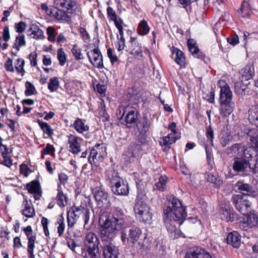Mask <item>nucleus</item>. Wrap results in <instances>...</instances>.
Instances as JSON below:
<instances>
[{
	"instance_id": "obj_1",
	"label": "nucleus",
	"mask_w": 258,
	"mask_h": 258,
	"mask_svg": "<svg viewBox=\"0 0 258 258\" xmlns=\"http://www.w3.org/2000/svg\"><path fill=\"white\" fill-rule=\"evenodd\" d=\"M166 208L164 210V221L167 230L173 233L175 231L176 225H181L186 214L180 201L171 195L167 198Z\"/></svg>"
},
{
	"instance_id": "obj_2",
	"label": "nucleus",
	"mask_w": 258,
	"mask_h": 258,
	"mask_svg": "<svg viewBox=\"0 0 258 258\" xmlns=\"http://www.w3.org/2000/svg\"><path fill=\"white\" fill-rule=\"evenodd\" d=\"M124 217L121 210L118 209L112 215H108L100 228L101 241L112 240L116 232L125 226Z\"/></svg>"
},
{
	"instance_id": "obj_3",
	"label": "nucleus",
	"mask_w": 258,
	"mask_h": 258,
	"mask_svg": "<svg viewBox=\"0 0 258 258\" xmlns=\"http://www.w3.org/2000/svg\"><path fill=\"white\" fill-rule=\"evenodd\" d=\"M99 241L97 235L93 233H88L85 238L84 246L83 249L84 251L83 254H85L84 257L86 258H100V253L99 249Z\"/></svg>"
},
{
	"instance_id": "obj_4",
	"label": "nucleus",
	"mask_w": 258,
	"mask_h": 258,
	"mask_svg": "<svg viewBox=\"0 0 258 258\" xmlns=\"http://www.w3.org/2000/svg\"><path fill=\"white\" fill-rule=\"evenodd\" d=\"M251 157V154H249V157L247 155L242 156L239 155L234 157L233 159L232 168L233 170L237 173H244L247 171L248 168L251 169L255 173L258 174V160H256L253 167H251L248 158Z\"/></svg>"
},
{
	"instance_id": "obj_5",
	"label": "nucleus",
	"mask_w": 258,
	"mask_h": 258,
	"mask_svg": "<svg viewBox=\"0 0 258 258\" xmlns=\"http://www.w3.org/2000/svg\"><path fill=\"white\" fill-rule=\"evenodd\" d=\"M231 201L236 209L243 215L248 214L251 211V203L240 194L232 196Z\"/></svg>"
},
{
	"instance_id": "obj_6",
	"label": "nucleus",
	"mask_w": 258,
	"mask_h": 258,
	"mask_svg": "<svg viewBox=\"0 0 258 258\" xmlns=\"http://www.w3.org/2000/svg\"><path fill=\"white\" fill-rule=\"evenodd\" d=\"M101 246L103 258H118L119 254L118 247H117L112 240L102 241Z\"/></svg>"
},
{
	"instance_id": "obj_7",
	"label": "nucleus",
	"mask_w": 258,
	"mask_h": 258,
	"mask_svg": "<svg viewBox=\"0 0 258 258\" xmlns=\"http://www.w3.org/2000/svg\"><path fill=\"white\" fill-rule=\"evenodd\" d=\"M142 234V232L139 228L135 226L132 227L129 229L127 238L128 241H130L133 243L134 246L139 249H143L145 246L144 244L140 241Z\"/></svg>"
},
{
	"instance_id": "obj_8",
	"label": "nucleus",
	"mask_w": 258,
	"mask_h": 258,
	"mask_svg": "<svg viewBox=\"0 0 258 258\" xmlns=\"http://www.w3.org/2000/svg\"><path fill=\"white\" fill-rule=\"evenodd\" d=\"M234 189L236 191H239L241 194L240 195H242L254 198L258 195L257 191L252 186L242 181H238L234 185Z\"/></svg>"
},
{
	"instance_id": "obj_9",
	"label": "nucleus",
	"mask_w": 258,
	"mask_h": 258,
	"mask_svg": "<svg viewBox=\"0 0 258 258\" xmlns=\"http://www.w3.org/2000/svg\"><path fill=\"white\" fill-rule=\"evenodd\" d=\"M85 209L82 207H73L68 212V224L70 227L74 226L76 221L82 216Z\"/></svg>"
},
{
	"instance_id": "obj_10",
	"label": "nucleus",
	"mask_w": 258,
	"mask_h": 258,
	"mask_svg": "<svg viewBox=\"0 0 258 258\" xmlns=\"http://www.w3.org/2000/svg\"><path fill=\"white\" fill-rule=\"evenodd\" d=\"M218 85L220 87V102H227L231 101L232 93L228 85L223 80H219Z\"/></svg>"
},
{
	"instance_id": "obj_11",
	"label": "nucleus",
	"mask_w": 258,
	"mask_h": 258,
	"mask_svg": "<svg viewBox=\"0 0 258 258\" xmlns=\"http://www.w3.org/2000/svg\"><path fill=\"white\" fill-rule=\"evenodd\" d=\"M87 55L91 63L98 68L103 67L102 56L99 49L95 48L87 53Z\"/></svg>"
},
{
	"instance_id": "obj_12",
	"label": "nucleus",
	"mask_w": 258,
	"mask_h": 258,
	"mask_svg": "<svg viewBox=\"0 0 258 258\" xmlns=\"http://www.w3.org/2000/svg\"><path fill=\"white\" fill-rule=\"evenodd\" d=\"M23 231L25 232L27 238L28 239V252L30 254V258H34V255L33 253V249L35 247V241L36 237L33 235V231L30 226H28L26 227L23 228Z\"/></svg>"
},
{
	"instance_id": "obj_13",
	"label": "nucleus",
	"mask_w": 258,
	"mask_h": 258,
	"mask_svg": "<svg viewBox=\"0 0 258 258\" xmlns=\"http://www.w3.org/2000/svg\"><path fill=\"white\" fill-rule=\"evenodd\" d=\"M184 258H212V256L204 249L197 247L188 251Z\"/></svg>"
},
{
	"instance_id": "obj_14",
	"label": "nucleus",
	"mask_w": 258,
	"mask_h": 258,
	"mask_svg": "<svg viewBox=\"0 0 258 258\" xmlns=\"http://www.w3.org/2000/svg\"><path fill=\"white\" fill-rule=\"evenodd\" d=\"M112 192L117 195H127L129 192L128 184L122 179L116 182L114 185H111Z\"/></svg>"
},
{
	"instance_id": "obj_15",
	"label": "nucleus",
	"mask_w": 258,
	"mask_h": 258,
	"mask_svg": "<svg viewBox=\"0 0 258 258\" xmlns=\"http://www.w3.org/2000/svg\"><path fill=\"white\" fill-rule=\"evenodd\" d=\"M82 139L79 137L71 135L69 138L70 151L73 154H78L81 151L80 145L82 143Z\"/></svg>"
},
{
	"instance_id": "obj_16",
	"label": "nucleus",
	"mask_w": 258,
	"mask_h": 258,
	"mask_svg": "<svg viewBox=\"0 0 258 258\" xmlns=\"http://www.w3.org/2000/svg\"><path fill=\"white\" fill-rule=\"evenodd\" d=\"M247 149L242 144H235L232 146L226 148L225 153L227 155L237 154L244 156L247 154Z\"/></svg>"
},
{
	"instance_id": "obj_17",
	"label": "nucleus",
	"mask_w": 258,
	"mask_h": 258,
	"mask_svg": "<svg viewBox=\"0 0 258 258\" xmlns=\"http://www.w3.org/2000/svg\"><path fill=\"white\" fill-rule=\"evenodd\" d=\"M227 242L233 247L238 248L241 244V236L237 231H233L229 233L226 238Z\"/></svg>"
},
{
	"instance_id": "obj_18",
	"label": "nucleus",
	"mask_w": 258,
	"mask_h": 258,
	"mask_svg": "<svg viewBox=\"0 0 258 258\" xmlns=\"http://www.w3.org/2000/svg\"><path fill=\"white\" fill-rule=\"evenodd\" d=\"M94 198L98 205L103 206L109 203V195L107 192L102 189L97 190L94 193Z\"/></svg>"
},
{
	"instance_id": "obj_19",
	"label": "nucleus",
	"mask_w": 258,
	"mask_h": 258,
	"mask_svg": "<svg viewBox=\"0 0 258 258\" xmlns=\"http://www.w3.org/2000/svg\"><path fill=\"white\" fill-rule=\"evenodd\" d=\"M100 145H96L91 150L88 161L91 164H96L98 161H101L102 159V155L100 153Z\"/></svg>"
},
{
	"instance_id": "obj_20",
	"label": "nucleus",
	"mask_w": 258,
	"mask_h": 258,
	"mask_svg": "<svg viewBox=\"0 0 258 258\" xmlns=\"http://www.w3.org/2000/svg\"><path fill=\"white\" fill-rule=\"evenodd\" d=\"M130 43L131 44V47L130 48V53L137 57H142L141 45L136 41V38L131 37Z\"/></svg>"
},
{
	"instance_id": "obj_21",
	"label": "nucleus",
	"mask_w": 258,
	"mask_h": 258,
	"mask_svg": "<svg viewBox=\"0 0 258 258\" xmlns=\"http://www.w3.org/2000/svg\"><path fill=\"white\" fill-rule=\"evenodd\" d=\"M27 188L28 191L31 194L36 195L35 200H38L41 196V190L40 183L38 181H32L27 184Z\"/></svg>"
},
{
	"instance_id": "obj_22",
	"label": "nucleus",
	"mask_w": 258,
	"mask_h": 258,
	"mask_svg": "<svg viewBox=\"0 0 258 258\" xmlns=\"http://www.w3.org/2000/svg\"><path fill=\"white\" fill-rule=\"evenodd\" d=\"M220 114L223 116L229 115L233 111L234 107V104L231 101L225 102H220Z\"/></svg>"
},
{
	"instance_id": "obj_23",
	"label": "nucleus",
	"mask_w": 258,
	"mask_h": 258,
	"mask_svg": "<svg viewBox=\"0 0 258 258\" xmlns=\"http://www.w3.org/2000/svg\"><path fill=\"white\" fill-rule=\"evenodd\" d=\"M22 207L23 208L22 210V214L26 217H32L35 215L34 210L31 202H28L25 199L23 202Z\"/></svg>"
},
{
	"instance_id": "obj_24",
	"label": "nucleus",
	"mask_w": 258,
	"mask_h": 258,
	"mask_svg": "<svg viewBox=\"0 0 258 258\" xmlns=\"http://www.w3.org/2000/svg\"><path fill=\"white\" fill-rule=\"evenodd\" d=\"M66 9L61 10V9L56 8L55 7L50 9L49 15L55 18L57 20L65 19L66 16Z\"/></svg>"
},
{
	"instance_id": "obj_25",
	"label": "nucleus",
	"mask_w": 258,
	"mask_h": 258,
	"mask_svg": "<svg viewBox=\"0 0 258 258\" xmlns=\"http://www.w3.org/2000/svg\"><path fill=\"white\" fill-rule=\"evenodd\" d=\"M172 55L178 64L182 66L185 64V58L183 53L180 50L177 48H174L172 50Z\"/></svg>"
},
{
	"instance_id": "obj_26",
	"label": "nucleus",
	"mask_w": 258,
	"mask_h": 258,
	"mask_svg": "<svg viewBox=\"0 0 258 258\" xmlns=\"http://www.w3.org/2000/svg\"><path fill=\"white\" fill-rule=\"evenodd\" d=\"M250 137L251 146L256 151H258V132L255 129H251L248 133Z\"/></svg>"
},
{
	"instance_id": "obj_27",
	"label": "nucleus",
	"mask_w": 258,
	"mask_h": 258,
	"mask_svg": "<svg viewBox=\"0 0 258 258\" xmlns=\"http://www.w3.org/2000/svg\"><path fill=\"white\" fill-rule=\"evenodd\" d=\"M231 138L230 133L228 130L222 131L219 136L220 145L223 147H226L231 140Z\"/></svg>"
},
{
	"instance_id": "obj_28",
	"label": "nucleus",
	"mask_w": 258,
	"mask_h": 258,
	"mask_svg": "<svg viewBox=\"0 0 258 258\" xmlns=\"http://www.w3.org/2000/svg\"><path fill=\"white\" fill-rule=\"evenodd\" d=\"M137 119V115L135 110L128 111L124 117V121L128 127H131L133 124H135Z\"/></svg>"
},
{
	"instance_id": "obj_29",
	"label": "nucleus",
	"mask_w": 258,
	"mask_h": 258,
	"mask_svg": "<svg viewBox=\"0 0 258 258\" xmlns=\"http://www.w3.org/2000/svg\"><path fill=\"white\" fill-rule=\"evenodd\" d=\"M146 210H150V208L148 205L142 200H139L136 201V203L134 207V211L136 215L141 214L142 212L144 213Z\"/></svg>"
},
{
	"instance_id": "obj_30",
	"label": "nucleus",
	"mask_w": 258,
	"mask_h": 258,
	"mask_svg": "<svg viewBox=\"0 0 258 258\" xmlns=\"http://www.w3.org/2000/svg\"><path fill=\"white\" fill-rule=\"evenodd\" d=\"M29 31H31L30 36L35 39H42L44 37L43 32L37 26H32Z\"/></svg>"
},
{
	"instance_id": "obj_31",
	"label": "nucleus",
	"mask_w": 258,
	"mask_h": 258,
	"mask_svg": "<svg viewBox=\"0 0 258 258\" xmlns=\"http://www.w3.org/2000/svg\"><path fill=\"white\" fill-rule=\"evenodd\" d=\"M254 75V68L251 66H246L243 69L241 78L242 81L244 80H249L252 78Z\"/></svg>"
},
{
	"instance_id": "obj_32",
	"label": "nucleus",
	"mask_w": 258,
	"mask_h": 258,
	"mask_svg": "<svg viewBox=\"0 0 258 258\" xmlns=\"http://www.w3.org/2000/svg\"><path fill=\"white\" fill-rule=\"evenodd\" d=\"M150 210H146L144 213L138 214L136 217L139 219L140 221L145 223L150 224L152 222V214L150 211Z\"/></svg>"
},
{
	"instance_id": "obj_33",
	"label": "nucleus",
	"mask_w": 258,
	"mask_h": 258,
	"mask_svg": "<svg viewBox=\"0 0 258 258\" xmlns=\"http://www.w3.org/2000/svg\"><path fill=\"white\" fill-rule=\"evenodd\" d=\"M243 18H249L251 13L249 4L246 2H243L241 5L240 9L238 11Z\"/></svg>"
},
{
	"instance_id": "obj_34",
	"label": "nucleus",
	"mask_w": 258,
	"mask_h": 258,
	"mask_svg": "<svg viewBox=\"0 0 258 258\" xmlns=\"http://www.w3.org/2000/svg\"><path fill=\"white\" fill-rule=\"evenodd\" d=\"M58 193L57 195V204L61 207H64L67 204V198L63 194L62 191L60 189V184L57 185Z\"/></svg>"
},
{
	"instance_id": "obj_35",
	"label": "nucleus",
	"mask_w": 258,
	"mask_h": 258,
	"mask_svg": "<svg viewBox=\"0 0 258 258\" xmlns=\"http://www.w3.org/2000/svg\"><path fill=\"white\" fill-rule=\"evenodd\" d=\"M207 180L208 182L213 184V186L216 188H219L223 184L222 181L213 173H209L207 175Z\"/></svg>"
},
{
	"instance_id": "obj_36",
	"label": "nucleus",
	"mask_w": 258,
	"mask_h": 258,
	"mask_svg": "<svg viewBox=\"0 0 258 258\" xmlns=\"http://www.w3.org/2000/svg\"><path fill=\"white\" fill-rule=\"evenodd\" d=\"M73 126L78 132L80 133L89 130V127L87 125H85L82 120L80 118H77L75 121Z\"/></svg>"
},
{
	"instance_id": "obj_37",
	"label": "nucleus",
	"mask_w": 258,
	"mask_h": 258,
	"mask_svg": "<svg viewBox=\"0 0 258 258\" xmlns=\"http://www.w3.org/2000/svg\"><path fill=\"white\" fill-rule=\"evenodd\" d=\"M249 119L254 122L258 126V106H252L248 111Z\"/></svg>"
},
{
	"instance_id": "obj_38",
	"label": "nucleus",
	"mask_w": 258,
	"mask_h": 258,
	"mask_svg": "<svg viewBox=\"0 0 258 258\" xmlns=\"http://www.w3.org/2000/svg\"><path fill=\"white\" fill-rule=\"evenodd\" d=\"M107 179L109 181L111 185H114L116 182L122 180L118 175V173L114 170L109 171L107 173Z\"/></svg>"
},
{
	"instance_id": "obj_39",
	"label": "nucleus",
	"mask_w": 258,
	"mask_h": 258,
	"mask_svg": "<svg viewBox=\"0 0 258 258\" xmlns=\"http://www.w3.org/2000/svg\"><path fill=\"white\" fill-rule=\"evenodd\" d=\"M168 178L166 176H161L159 181L155 184L154 189L163 191L166 188Z\"/></svg>"
},
{
	"instance_id": "obj_40",
	"label": "nucleus",
	"mask_w": 258,
	"mask_h": 258,
	"mask_svg": "<svg viewBox=\"0 0 258 258\" xmlns=\"http://www.w3.org/2000/svg\"><path fill=\"white\" fill-rule=\"evenodd\" d=\"M175 141V137L174 135L170 134L168 136L162 138L160 141L161 146H169Z\"/></svg>"
},
{
	"instance_id": "obj_41",
	"label": "nucleus",
	"mask_w": 258,
	"mask_h": 258,
	"mask_svg": "<svg viewBox=\"0 0 258 258\" xmlns=\"http://www.w3.org/2000/svg\"><path fill=\"white\" fill-rule=\"evenodd\" d=\"M149 30L150 28L147 22L145 20L141 21L138 27L139 34L141 35H146L149 32Z\"/></svg>"
},
{
	"instance_id": "obj_42",
	"label": "nucleus",
	"mask_w": 258,
	"mask_h": 258,
	"mask_svg": "<svg viewBox=\"0 0 258 258\" xmlns=\"http://www.w3.org/2000/svg\"><path fill=\"white\" fill-rule=\"evenodd\" d=\"M137 127L140 133L144 136L148 131L150 123L147 119H144L143 122L137 124Z\"/></svg>"
},
{
	"instance_id": "obj_43",
	"label": "nucleus",
	"mask_w": 258,
	"mask_h": 258,
	"mask_svg": "<svg viewBox=\"0 0 258 258\" xmlns=\"http://www.w3.org/2000/svg\"><path fill=\"white\" fill-rule=\"evenodd\" d=\"M38 124L44 134L48 137H51L53 135V130L51 128L50 126L47 123L40 120H38Z\"/></svg>"
},
{
	"instance_id": "obj_44",
	"label": "nucleus",
	"mask_w": 258,
	"mask_h": 258,
	"mask_svg": "<svg viewBox=\"0 0 258 258\" xmlns=\"http://www.w3.org/2000/svg\"><path fill=\"white\" fill-rule=\"evenodd\" d=\"M245 215L247 216L246 221L248 223L249 225L252 227L255 226L258 220L257 215L251 212Z\"/></svg>"
},
{
	"instance_id": "obj_45",
	"label": "nucleus",
	"mask_w": 258,
	"mask_h": 258,
	"mask_svg": "<svg viewBox=\"0 0 258 258\" xmlns=\"http://www.w3.org/2000/svg\"><path fill=\"white\" fill-rule=\"evenodd\" d=\"M59 84V83L57 78H51L49 79L48 88L51 92H53L56 90V89L58 88Z\"/></svg>"
},
{
	"instance_id": "obj_46",
	"label": "nucleus",
	"mask_w": 258,
	"mask_h": 258,
	"mask_svg": "<svg viewBox=\"0 0 258 258\" xmlns=\"http://www.w3.org/2000/svg\"><path fill=\"white\" fill-rule=\"evenodd\" d=\"M188 49L191 53L195 57H197V58L201 59L204 58V56L203 54H202V52H201L200 54H199L200 49H199L198 47L196 45L193 46H189Z\"/></svg>"
},
{
	"instance_id": "obj_47",
	"label": "nucleus",
	"mask_w": 258,
	"mask_h": 258,
	"mask_svg": "<svg viewBox=\"0 0 258 258\" xmlns=\"http://www.w3.org/2000/svg\"><path fill=\"white\" fill-rule=\"evenodd\" d=\"M26 90L25 94L26 96H28L34 94L35 88L33 85L30 82L27 81L25 83Z\"/></svg>"
},
{
	"instance_id": "obj_48",
	"label": "nucleus",
	"mask_w": 258,
	"mask_h": 258,
	"mask_svg": "<svg viewBox=\"0 0 258 258\" xmlns=\"http://www.w3.org/2000/svg\"><path fill=\"white\" fill-rule=\"evenodd\" d=\"M57 58L59 60V64L63 66L66 61V55L62 48H59L57 50Z\"/></svg>"
},
{
	"instance_id": "obj_49",
	"label": "nucleus",
	"mask_w": 258,
	"mask_h": 258,
	"mask_svg": "<svg viewBox=\"0 0 258 258\" xmlns=\"http://www.w3.org/2000/svg\"><path fill=\"white\" fill-rule=\"evenodd\" d=\"M72 52L75 56L76 59L80 60L83 59L82 54L81 53V49L77 45H74L72 49Z\"/></svg>"
},
{
	"instance_id": "obj_50",
	"label": "nucleus",
	"mask_w": 258,
	"mask_h": 258,
	"mask_svg": "<svg viewBox=\"0 0 258 258\" xmlns=\"http://www.w3.org/2000/svg\"><path fill=\"white\" fill-rule=\"evenodd\" d=\"M221 218L226 220L227 222L232 221L234 219V215L226 210L223 211V213L221 214Z\"/></svg>"
},
{
	"instance_id": "obj_51",
	"label": "nucleus",
	"mask_w": 258,
	"mask_h": 258,
	"mask_svg": "<svg viewBox=\"0 0 258 258\" xmlns=\"http://www.w3.org/2000/svg\"><path fill=\"white\" fill-rule=\"evenodd\" d=\"M55 29L53 27L49 26L47 28V34L48 35V40L49 41H54L55 40V36L54 33Z\"/></svg>"
},
{
	"instance_id": "obj_52",
	"label": "nucleus",
	"mask_w": 258,
	"mask_h": 258,
	"mask_svg": "<svg viewBox=\"0 0 258 258\" xmlns=\"http://www.w3.org/2000/svg\"><path fill=\"white\" fill-rule=\"evenodd\" d=\"M145 143V141H138L135 142H133L131 144L130 147L133 149L134 152L141 150V145Z\"/></svg>"
},
{
	"instance_id": "obj_53",
	"label": "nucleus",
	"mask_w": 258,
	"mask_h": 258,
	"mask_svg": "<svg viewBox=\"0 0 258 258\" xmlns=\"http://www.w3.org/2000/svg\"><path fill=\"white\" fill-rule=\"evenodd\" d=\"M243 86L242 82H237L235 83L234 86L235 91L238 94H242L245 90V87L243 88Z\"/></svg>"
},
{
	"instance_id": "obj_54",
	"label": "nucleus",
	"mask_w": 258,
	"mask_h": 258,
	"mask_svg": "<svg viewBox=\"0 0 258 258\" xmlns=\"http://www.w3.org/2000/svg\"><path fill=\"white\" fill-rule=\"evenodd\" d=\"M41 224L45 233V235L47 236L49 235V232L48 228V220L47 218L43 217L41 220Z\"/></svg>"
},
{
	"instance_id": "obj_55",
	"label": "nucleus",
	"mask_w": 258,
	"mask_h": 258,
	"mask_svg": "<svg viewBox=\"0 0 258 258\" xmlns=\"http://www.w3.org/2000/svg\"><path fill=\"white\" fill-rule=\"evenodd\" d=\"M54 5L55 7L56 8L61 9V10H63L64 9H66V12L71 13V12L69 11V8L67 7V2H60V4H59L58 2L57 1H55L54 2Z\"/></svg>"
},
{
	"instance_id": "obj_56",
	"label": "nucleus",
	"mask_w": 258,
	"mask_h": 258,
	"mask_svg": "<svg viewBox=\"0 0 258 258\" xmlns=\"http://www.w3.org/2000/svg\"><path fill=\"white\" fill-rule=\"evenodd\" d=\"M11 152L12 150L8 148L6 145H3L2 143L0 144V152L3 156L7 155Z\"/></svg>"
},
{
	"instance_id": "obj_57",
	"label": "nucleus",
	"mask_w": 258,
	"mask_h": 258,
	"mask_svg": "<svg viewBox=\"0 0 258 258\" xmlns=\"http://www.w3.org/2000/svg\"><path fill=\"white\" fill-rule=\"evenodd\" d=\"M5 68L7 71L14 72V69L13 67V60L12 58H8L5 63Z\"/></svg>"
},
{
	"instance_id": "obj_58",
	"label": "nucleus",
	"mask_w": 258,
	"mask_h": 258,
	"mask_svg": "<svg viewBox=\"0 0 258 258\" xmlns=\"http://www.w3.org/2000/svg\"><path fill=\"white\" fill-rule=\"evenodd\" d=\"M107 15L111 20H115L117 19V16L115 12L111 7H108L107 9Z\"/></svg>"
},
{
	"instance_id": "obj_59",
	"label": "nucleus",
	"mask_w": 258,
	"mask_h": 258,
	"mask_svg": "<svg viewBox=\"0 0 258 258\" xmlns=\"http://www.w3.org/2000/svg\"><path fill=\"white\" fill-rule=\"evenodd\" d=\"M59 225L57 227V231L59 234V236H61L63 233L64 229V224L63 223V218L62 216H60V219H59Z\"/></svg>"
},
{
	"instance_id": "obj_60",
	"label": "nucleus",
	"mask_w": 258,
	"mask_h": 258,
	"mask_svg": "<svg viewBox=\"0 0 258 258\" xmlns=\"http://www.w3.org/2000/svg\"><path fill=\"white\" fill-rule=\"evenodd\" d=\"M239 227L243 230L246 231L250 228H252L250 226L246 220L241 221L239 222Z\"/></svg>"
},
{
	"instance_id": "obj_61",
	"label": "nucleus",
	"mask_w": 258,
	"mask_h": 258,
	"mask_svg": "<svg viewBox=\"0 0 258 258\" xmlns=\"http://www.w3.org/2000/svg\"><path fill=\"white\" fill-rule=\"evenodd\" d=\"M54 151L53 146L49 144H47L46 147L42 150V154H48Z\"/></svg>"
},
{
	"instance_id": "obj_62",
	"label": "nucleus",
	"mask_w": 258,
	"mask_h": 258,
	"mask_svg": "<svg viewBox=\"0 0 258 258\" xmlns=\"http://www.w3.org/2000/svg\"><path fill=\"white\" fill-rule=\"evenodd\" d=\"M95 89L96 91L101 95H105L106 87L103 84L99 83L96 86Z\"/></svg>"
},
{
	"instance_id": "obj_63",
	"label": "nucleus",
	"mask_w": 258,
	"mask_h": 258,
	"mask_svg": "<svg viewBox=\"0 0 258 258\" xmlns=\"http://www.w3.org/2000/svg\"><path fill=\"white\" fill-rule=\"evenodd\" d=\"M227 42L229 44H230L233 46L236 45L237 44H238L239 43L238 37L237 35L234 36H232L230 37H228L227 38Z\"/></svg>"
},
{
	"instance_id": "obj_64",
	"label": "nucleus",
	"mask_w": 258,
	"mask_h": 258,
	"mask_svg": "<svg viewBox=\"0 0 258 258\" xmlns=\"http://www.w3.org/2000/svg\"><path fill=\"white\" fill-rule=\"evenodd\" d=\"M58 179L60 182L59 184H60L61 186V184L64 185L67 182L68 176L67 174L63 173H61L58 175Z\"/></svg>"
}]
</instances>
